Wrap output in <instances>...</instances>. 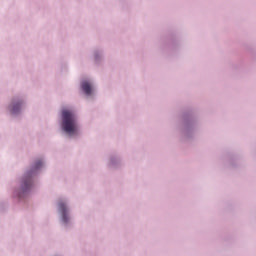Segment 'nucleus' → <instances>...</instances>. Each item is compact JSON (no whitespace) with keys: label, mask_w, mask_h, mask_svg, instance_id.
Here are the masks:
<instances>
[{"label":"nucleus","mask_w":256,"mask_h":256,"mask_svg":"<svg viewBox=\"0 0 256 256\" xmlns=\"http://www.w3.org/2000/svg\"><path fill=\"white\" fill-rule=\"evenodd\" d=\"M62 129L65 133H68V135H77V133H79L75 113L67 109L62 111Z\"/></svg>","instance_id":"obj_1"},{"label":"nucleus","mask_w":256,"mask_h":256,"mask_svg":"<svg viewBox=\"0 0 256 256\" xmlns=\"http://www.w3.org/2000/svg\"><path fill=\"white\" fill-rule=\"evenodd\" d=\"M82 91H84L85 95H91V91H92V88H91V84L87 81H84L82 82Z\"/></svg>","instance_id":"obj_2"},{"label":"nucleus","mask_w":256,"mask_h":256,"mask_svg":"<svg viewBox=\"0 0 256 256\" xmlns=\"http://www.w3.org/2000/svg\"><path fill=\"white\" fill-rule=\"evenodd\" d=\"M59 209L62 213V219H63L64 223H67V220H68V218H67V207L65 206L64 203H60L59 204Z\"/></svg>","instance_id":"obj_3"},{"label":"nucleus","mask_w":256,"mask_h":256,"mask_svg":"<svg viewBox=\"0 0 256 256\" xmlns=\"http://www.w3.org/2000/svg\"><path fill=\"white\" fill-rule=\"evenodd\" d=\"M20 109H21V103L13 104V106L11 108V113H13V114L19 113Z\"/></svg>","instance_id":"obj_4"},{"label":"nucleus","mask_w":256,"mask_h":256,"mask_svg":"<svg viewBox=\"0 0 256 256\" xmlns=\"http://www.w3.org/2000/svg\"><path fill=\"white\" fill-rule=\"evenodd\" d=\"M29 187H31V180L30 179L26 180L24 182V189H25V191H27V189H29Z\"/></svg>","instance_id":"obj_5"},{"label":"nucleus","mask_w":256,"mask_h":256,"mask_svg":"<svg viewBox=\"0 0 256 256\" xmlns=\"http://www.w3.org/2000/svg\"><path fill=\"white\" fill-rule=\"evenodd\" d=\"M41 165H43V162L41 160L37 161L35 164V169H39V167H41Z\"/></svg>","instance_id":"obj_6"}]
</instances>
